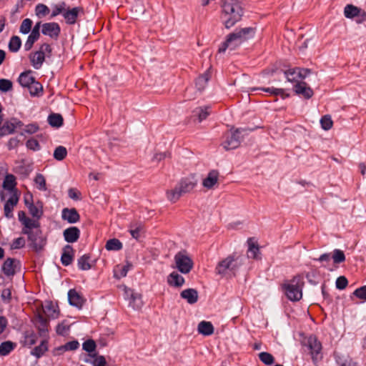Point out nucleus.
I'll return each mask as SVG.
<instances>
[{"label":"nucleus","mask_w":366,"mask_h":366,"mask_svg":"<svg viewBox=\"0 0 366 366\" xmlns=\"http://www.w3.org/2000/svg\"><path fill=\"white\" fill-rule=\"evenodd\" d=\"M221 20L226 29H230L243 16V8L239 0H221Z\"/></svg>","instance_id":"f257e3e1"},{"label":"nucleus","mask_w":366,"mask_h":366,"mask_svg":"<svg viewBox=\"0 0 366 366\" xmlns=\"http://www.w3.org/2000/svg\"><path fill=\"white\" fill-rule=\"evenodd\" d=\"M255 34V29L253 27H245L240 29H236L234 32L230 33L226 40L221 44L219 48V53L224 52L227 49L231 50L235 49L243 41L253 38Z\"/></svg>","instance_id":"f03ea898"},{"label":"nucleus","mask_w":366,"mask_h":366,"mask_svg":"<svg viewBox=\"0 0 366 366\" xmlns=\"http://www.w3.org/2000/svg\"><path fill=\"white\" fill-rule=\"evenodd\" d=\"M304 285L303 278L300 275H297L292 280L285 281L282 285V289L290 301L297 302L302 297Z\"/></svg>","instance_id":"7ed1b4c3"},{"label":"nucleus","mask_w":366,"mask_h":366,"mask_svg":"<svg viewBox=\"0 0 366 366\" xmlns=\"http://www.w3.org/2000/svg\"><path fill=\"white\" fill-rule=\"evenodd\" d=\"M302 345L307 348L313 364L315 366H317L318 363L323 358L322 352V345L321 342L317 339L316 335H310L303 339Z\"/></svg>","instance_id":"20e7f679"},{"label":"nucleus","mask_w":366,"mask_h":366,"mask_svg":"<svg viewBox=\"0 0 366 366\" xmlns=\"http://www.w3.org/2000/svg\"><path fill=\"white\" fill-rule=\"evenodd\" d=\"M252 130V129L239 128L234 131L227 132L224 133L222 137L221 145L225 150L234 149L239 146L241 140L243 138V136H241L242 133Z\"/></svg>","instance_id":"39448f33"},{"label":"nucleus","mask_w":366,"mask_h":366,"mask_svg":"<svg viewBox=\"0 0 366 366\" xmlns=\"http://www.w3.org/2000/svg\"><path fill=\"white\" fill-rule=\"evenodd\" d=\"M195 186L196 183L189 179H183L173 189L167 192V199L172 202H176L182 195L191 192Z\"/></svg>","instance_id":"423d86ee"},{"label":"nucleus","mask_w":366,"mask_h":366,"mask_svg":"<svg viewBox=\"0 0 366 366\" xmlns=\"http://www.w3.org/2000/svg\"><path fill=\"white\" fill-rule=\"evenodd\" d=\"M51 51V46L47 43H44L41 45L39 51L30 53L29 57L32 66L35 69H39L45 61L46 55L47 54L48 56H50Z\"/></svg>","instance_id":"0eeeda50"},{"label":"nucleus","mask_w":366,"mask_h":366,"mask_svg":"<svg viewBox=\"0 0 366 366\" xmlns=\"http://www.w3.org/2000/svg\"><path fill=\"white\" fill-rule=\"evenodd\" d=\"M238 269L234 255H229L225 259L219 262L215 268L217 274L224 277L230 273L234 274Z\"/></svg>","instance_id":"6e6552de"},{"label":"nucleus","mask_w":366,"mask_h":366,"mask_svg":"<svg viewBox=\"0 0 366 366\" xmlns=\"http://www.w3.org/2000/svg\"><path fill=\"white\" fill-rule=\"evenodd\" d=\"M25 234L27 235V239L29 242V246L33 251L39 252L44 249L46 244V239L42 236L41 229H37Z\"/></svg>","instance_id":"1a4fd4ad"},{"label":"nucleus","mask_w":366,"mask_h":366,"mask_svg":"<svg viewBox=\"0 0 366 366\" xmlns=\"http://www.w3.org/2000/svg\"><path fill=\"white\" fill-rule=\"evenodd\" d=\"M176 267L182 274H188L193 267V261L186 251H180L174 256Z\"/></svg>","instance_id":"9d476101"},{"label":"nucleus","mask_w":366,"mask_h":366,"mask_svg":"<svg viewBox=\"0 0 366 366\" xmlns=\"http://www.w3.org/2000/svg\"><path fill=\"white\" fill-rule=\"evenodd\" d=\"M124 297L129 301V306L134 310H139L143 306L142 295L130 288H125Z\"/></svg>","instance_id":"9b49d317"},{"label":"nucleus","mask_w":366,"mask_h":366,"mask_svg":"<svg viewBox=\"0 0 366 366\" xmlns=\"http://www.w3.org/2000/svg\"><path fill=\"white\" fill-rule=\"evenodd\" d=\"M20 266L19 260L9 257L3 263L1 271L6 277H12L16 273V270L19 269Z\"/></svg>","instance_id":"f8f14e48"},{"label":"nucleus","mask_w":366,"mask_h":366,"mask_svg":"<svg viewBox=\"0 0 366 366\" xmlns=\"http://www.w3.org/2000/svg\"><path fill=\"white\" fill-rule=\"evenodd\" d=\"M41 32L44 35L56 39L60 34L61 28L56 22L44 23L42 24Z\"/></svg>","instance_id":"ddd939ff"},{"label":"nucleus","mask_w":366,"mask_h":366,"mask_svg":"<svg viewBox=\"0 0 366 366\" xmlns=\"http://www.w3.org/2000/svg\"><path fill=\"white\" fill-rule=\"evenodd\" d=\"M84 9L81 6L74 7L69 9L63 13V16L66 21V23L69 25H73L76 22L79 13H83Z\"/></svg>","instance_id":"4468645a"},{"label":"nucleus","mask_w":366,"mask_h":366,"mask_svg":"<svg viewBox=\"0 0 366 366\" xmlns=\"http://www.w3.org/2000/svg\"><path fill=\"white\" fill-rule=\"evenodd\" d=\"M69 303L74 307L81 309L84 305L86 300L83 296L77 292L74 289H71L68 292Z\"/></svg>","instance_id":"2eb2a0df"},{"label":"nucleus","mask_w":366,"mask_h":366,"mask_svg":"<svg viewBox=\"0 0 366 366\" xmlns=\"http://www.w3.org/2000/svg\"><path fill=\"white\" fill-rule=\"evenodd\" d=\"M294 91L307 99H310L314 94L313 90L305 81H297L294 86Z\"/></svg>","instance_id":"dca6fc26"},{"label":"nucleus","mask_w":366,"mask_h":366,"mask_svg":"<svg viewBox=\"0 0 366 366\" xmlns=\"http://www.w3.org/2000/svg\"><path fill=\"white\" fill-rule=\"evenodd\" d=\"M34 324L40 336H45L48 332L49 320L43 315L38 313L34 319Z\"/></svg>","instance_id":"f3484780"},{"label":"nucleus","mask_w":366,"mask_h":366,"mask_svg":"<svg viewBox=\"0 0 366 366\" xmlns=\"http://www.w3.org/2000/svg\"><path fill=\"white\" fill-rule=\"evenodd\" d=\"M61 218L70 224L79 221L80 215L75 208H64L61 212Z\"/></svg>","instance_id":"a211bd4d"},{"label":"nucleus","mask_w":366,"mask_h":366,"mask_svg":"<svg viewBox=\"0 0 366 366\" xmlns=\"http://www.w3.org/2000/svg\"><path fill=\"white\" fill-rule=\"evenodd\" d=\"M19 202V197L16 193L13 194L9 199L6 202L4 207V216L7 219H11L14 217L13 209Z\"/></svg>","instance_id":"6ab92c4d"},{"label":"nucleus","mask_w":366,"mask_h":366,"mask_svg":"<svg viewBox=\"0 0 366 366\" xmlns=\"http://www.w3.org/2000/svg\"><path fill=\"white\" fill-rule=\"evenodd\" d=\"M63 236L68 243L76 242L80 237V230L76 227H70L63 232Z\"/></svg>","instance_id":"aec40b11"},{"label":"nucleus","mask_w":366,"mask_h":366,"mask_svg":"<svg viewBox=\"0 0 366 366\" xmlns=\"http://www.w3.org/2000/svg\"><path fill=\"white\" fill-rule=\"evenodd\" d=\"M74 256V251L73 247L66 244L63 248V252L61 257V262L64 266H69L73 262Z\"/></svg>","instance_id":"412c9836"},{"label":"nucleus","mask_w":366,"mask_h":366,"mask_svg":"<svg viewBox=\"0 0 366 366\" xmlns=\"http://www.w3.org/2000/svg\"><path fill=\"white\" fill-rule=\"evenodd\" d=\"M23 228L21 229V234H28L29 232L34 231V229H41L39 219L36 218H28L22 224Z\"/></svg>","instance_id":"4be33fe9"},{"label":"nucleus","mask_w":366,"mask_h":366,"mask_svg":"<svg viewBox=\"0 0 366 366\" xmlns=\"http://www.w3.org/2000/svg\"><path fill=\"white\" fill-rule=\"evenodd\" d=\"M184 282V278L177 272H172L167 277V283L172 287H181Z\"/></svg>","instance_id":"5701e85b"},{"label":"nucleus","mask_w":366,"mask_h":366,"mask_svg":"<svg viewBox=\"0 0 366 366\" xmlns=\"http://www.w3.org/2000/svg\"><path fill=\"white\" fill-rule=\"evenodd\" d=\"M28 209L32 217L37 219H40L44 214L43 204L40 201L36 202L35 204L28 205Z\"/></svg>","instance_id":"b1692460"},{"label":"nucleus","mask_w":366,"mask_h":366,"mask_svg":"<svg viewBox=\"0 0 366 366\" xmlns=\"http://www.w3.org/2000/svg\"><path fill=\"white\" fill-rule=\"evenodd\" d=\"M182 298L187 300L189 304H194L198 300V292L195 289H187L180 293Z\"/></svg>","instance_id":"393cba45"},{"label":"nucleus","mask_w":366,"mask_h":366,"mask_svg":"<svg viewBox=\"0 0 366 366\" xmlns=\"http://www.w3.org/2000/svg\"><path fill=\"white\" fill-rule=\"evenodd\" d=\"M44 313L49 317L55 319L59 316L57 305H54L51 301L46 302L43 307Z\"/></svg>","instance_id":"a878e982"},{"label":"nucleus","mask_w":366,"mask_h":366,"mask_svg":"<svg viewBox=\"0 0 366 366\" xmlns=\"http://www.w3.org/2000/svg\"><path fill=\"white\" fill-rule=\"evenodd\" d=\"M214 326L210 322L203 320L198 324V332L204 336L212 335L214 333Z\"/></svg>","instance_id":"bb28decb"},{"label":"nucleus","mask_w":366,"mask_h":366,"mask_svg":"<svg viewBox=\"0 0 366 366\" xmlns=\"http://www.w3.org/2000/svg\"><path fill=\"white\" fill-rule=\"evenodd\" d=\"M219 172L217 170H212L207 177L203 180L202 184L207 189H211L217 182Z\"/></svg>","instance_id":"cd10ccee"},{"label":"nucleus","mask_w":366,"mask_h":366,"mask_svg":"<svg viewBox=\"0 0 366 366\" xmlns=\"http://www.w3.org/2000/svg\"><path fill=\"white\" fill-rule=\"evenodd\" d=\"M31 74V71H27L22 72L19 75L18 81L22 86L28 87L31 84L34 83L35 78Z\"/></svg>","instance_id":"c85d7f7f"},{"label":"nucleus","mask_w":366,"mask_h":366,"mask_svg":"<svg viewBox=\"0 0 366 366\" xmlns=\"http://www.w3.org/2000/svg\"><path fill=\"white\" fill-rule=\"evenodd\" d=\"M262 90L265 92L269 93L270 95L278 96L280 95L283 99L285 97H289L288 94H285V90L283 89H277L274 87H258V88H252V91Z\"/></svg>","instance_id":"c756f323"},{"label":"nucleus","mask_w":366,"mask_h":366,"mask_svg":"<svg viewBox=\"0 0 366 366\" xmlns=\"http://www.w3.org/2000/svg\"><path fill=\"white\" fill-rule=\"evenodd\" d=\"M16 347V344L11 341H5L0 344V356H6Z\"/></svg>","instance_id":"7c9ffc66"},{"label":"nucleus","mask_w":366,"mask_h":366,"mask_svg":"<svg viewBox=\"0 0 366 366\" xmlns=\"http://www.w3.org/2000/svg\"><path fill=\"white\" fill-rule=\"evenodd\" d=\"M91 259V256L89 254H85L81 256L77 259V265L79 269L81 270H89L91 269L92 265L89 262Z\"/></svg>","instance_id":"2f4dec72"},{"label":"nucleus","mask_w":366,"mask_h":366,"mask_svg":"<svg viewBox=\"0 0 366 366\" xmlns=\"http://www.w3.org/2000/svg\"><path fill=\"white\" fill-rule=\"evenodd\" d=\"M16 186V177L14 175L8 174L5 176L4 180L3 182V187L4 189L8 191L14 190Z\"/></svg>","instance_id":"473e14b6"},{"label":"nucleus","mask_w":366,"mask_h":366,"mask_svg":"<svg viewBox=\"0 0 366 366\" xmlns=\"http://www.w3.org/2000/svg\"><path fill=\"white\" fill-rule=\"evenodd\" d=\"M361 13V9L352 5L347 4L344 9V14L345 17L352 19L356 16H359Z\"/></svg>","instance_id":"72a5a7b5"},{"label":"nucleus","mask_w":366,"mask_h":366,"mask_svg":"<svg viewBox=\"0 0 366 366\" xmlns=\"http://www.w3.org/2000/svg\"><path fill=\"white\" fill-rule=\"evenodd\" d=\"M63 122V117L59 114L52 113L48 117V122L53 127H60L62 126Z\"/></svg>","instance_id":"f704fd0d"},{"label":"nucleus","mask_w":366,"mask_h":366,"mask_svg":"<svg viewBox=\"0 0 366 366\" xmlns=\"http://www.w3.org/2000/svg\"><path fill=\"white\" fill-rule=\"evenodd\" d=\"M132 267V264L130 263H127L124 266H117L114 269V277L117 279H121L127 276L128 271Z\"/></svg>","instance_id":"c9c22d12"},{"label":"nucleus","mask_w":366,"mask_h":366,"mask_svg":"<svg viewBox=\"0 0 366 366\" xmlns=\"http://www.w3.org/2000/svg\"><path fill=\"white\" fill-rule=\"evenodd\" d=\"M123 247L122 243L116 238L109 239L105 245V248L109 250L119 251Z\"/></svg>","instance_id":"e433bc0d"},{"label":"nucleus","mask_w":366,"mask_h":366,"mask_svg":"<svg viewBox=\"0 0 366 366\" xmlns=\"http://www.w3.org/2000/svg\"><path fill=\"white\" fill-rule=\"evenodd\" d=\"M247 243L249 246L247 251L248 257L253 259L257 258V254L259 251L258 245L252 241V238H249L247 240Z\"/></svg>","instance_id":"4c0bfd02"},{"label":"nucleus","mask_w":366,"mask_h":366,"mask_svg":"<svg viewBox=\"0 0 366 366\" xmlns=\"http://www.w3.org/2000/svg\"><path fill=\"white\" fill-rule=\"evenodd\" d=\"M27 88L29 89V93L31 96H40L43 93V86L42 85L36 81L34 80V83L31 84Z\"/></svg>","instance_id":"58836bf2"},{"label":"nucleus","mask_w":366,"mask_h":366,"mask_svg":"<svg viewBox=\"0 0 366 366\" xmlns=\"http://www.w3.org/2000/svg\"><path fill=\"white\" fill-rule=\"evenodd\" d=\"M21 46V40L18 36H13L9 43V49L11 52H17Z\"/></svg>","instance_id":"ea45409f"},{"label":"nucleus","mask_w":366,"mask_h":366,"mask_svg":"<svg viewBox=\"0 0 366 366\" xmlns=\"http://www.w3.org/2000/svg\"><path fill=\"white\" fill-rule=\"evenodd\" d=\"M210 114V107H199L194 111V116L198 117L199 122L204 120Z\"/></svg>","instance_id":"a19ab883"},{"label":"nucleus","mask_w":366,"mask_h":366,"mask_svg":"<svg viewBox=\"0 0 366 366\" xmlns=\"http://www.w3.org/2000/svg\"><path fill=\"white\" fill-rule=\"evenodd\" d=\"M47 350V343L45 341H42L41 343L35 347L32 351L31 352V354L37 358H39L41 357L44 352Z\"/></svg>","instance_id":"79ce46f5"},{"label":"nucleus","mask_w":366,"mask_h":366,"mask_svg":"<svg viewBox=\"0 0 366 366\" xmlns=\"http://www.w3.org/2000/svg\"><path fill=\"white\" fill-rule=\"evenodd\" d=\"M67 155L66 148L64 146H58L54 152V158L57 161H62Z\"/></svg>","instance_id":"37998d69"},{"label":"nucleus","mask_w":366,"mask_h":366,"mask_svg":"<svg viewBox=\"0 0 366 366\" xmlns=\"http://www.w3.org/2000/svg\"><path fill=\"white\" fill-rule=\"evenodd\" d=\"M15 130V126L11 120L10 122H6L4 125L0 127V136H4L14 133Z\"/></svg>","instance_id":"c03bdc74"},{"label":"nucleus","mask_w":366,"mask_h":366,"mask_svg":"<svg viewBox=\"0 0 366 366\" xmlns=\"http://www.w3.org/2000/svg\"><path fill=\"white\" fill-rule=\"evenodd\" d=\"M209 79V75L207 73H205V74L199 76L196 79V81H195V84H196L197 89L199 91L202 90L205 87Z\"/></svg>","instance_id":"a18cd8bd"},{"label":"nucleus","mask_w":366,"mask_h":366,"mask_svg":"<svg viewBox=\"0 0 366 366\" xmlns=\"http://www.w3.org/2000/svg\"><path fill=\"white\" fill-rule=\"evenodd\" d=\"M258 357L266 365H272L274 362V357L269 352H262L258 355Z\"/></svg>","instance_id":"49530a36"},{"label":"nucleus","mask_w":366,"mask_h":366,"mask_svg":"<svg viewBox=\"0 0 366 366\" xmlns=\"http://www.w3.org/2000/svg\"><path fill=\"white\" fill-rule=\"evenodd\" d=\"M34 182L36 184V188L41 191H46L47 189L46 185V179L43 174H37L35 177Z\"/></svg>","instance_id":"de8ad7c7"},{"label":"nucleus","mask_w":366,"mask_h":366,"mask_svg":"<svg viewBox=\"0 0 366 366\" xmlns=\"http://www.w3.org/2000/svg\"><path fill=\"white\" fill-rule=\"evenodd\" d=\"M49 11V7L44 4H38L35 7L36 15L39 17L46 16Z\"/></svg>","instance_id":"09e8293b"},{"label":"nucleus","mask_w":366,"mask_h":366,"mask_svg":"<svg viewBox=\"0 0 366 366\" xmlns=\"http://www.w3.org/2000/svg\"><path fill=\"white\" fill-rule=\"evenodd\" d=\"M84 362L92 364L93 366H108L106 358L104 356H99L97 359H84Z\"/></svg>","instance_id":"8fccbe9b"},{"label":"nucleus","mask_w":366,"mask_h":366,"mask_svg":"<svg viewBox=\"0 0 366 366\" xmlns=\"http://www.w3.org/2000/svg\"><path fill=\"white\" fill-rule=\"evenodd\" d=\"M39 35L31 32V34L29 35L27 38L26 41L24 44V49L26 51H29L32 48L34 42L37 41L39 39Z\"/></svg>","instance_id":"3c124183"},{"label":"nucleus","mask_w":366,"mask_h":366,"mask_svg":"<svg viewBox=\"0 0 366 366\" xmlns=\"http://www.w3.org/2000/svg\"><path fill=\"white\" fill-rule=\"evenodd\" d=\"M332 257L335 264H340L345 261V255L343 251L338 249L333 251Z\"/></svg>","instance_id":"603ef678"},{"label":"nucleus","mask_w":366,"mask_h":366,"mask_svg":"<svg viewBox=\"0 0 366 366\" xmlns=\"http://www.w3.org/2000/svg\"><path fill=\"white\" fill-rule=\"evenodd\" d=\"M287 79L290 82L298 81L297 68L289 69L284 72Z\"/></svg>","instance_id":"864d4df0"},{"label":"nucleus","mask_w":366,"mask_h":366,"mask_svg":"<svg viewBox=\"0 0 366 366\" xmlns=\"http://www.w3.org/2000/svg\"><path fill=\"white\" fill-rule=\"evenodd\" d=\"M32 24L33 21L30 19H24L20 26V32L24 34H28L31 29Z\"/></svg>","instance_id":"5fc2aeb1"},{"label":"nucleus","mask_w":366,"mask_h":366,"mask_svg":"<svg viewBox=\"0 0 366 366\" xmlns=\"http://www.w3.org/2000/svg\"><path fill=\"white\" fill-rule=\"evenodd\" d=\"M321 127L324 130H329L333 125V122L330 115H325L320 119Z\"/></svg>","instance_id":"6e6d98bb"},{"label":"nucleus","mask_w":366,"mask_h":366,"mask_svg":"<svg viewBox=\"0 0 366 366\" xmlns=\"http://www.w3.org/2000/svg\"><path fill=\"white\" fill-rule=\"evenodd\" d=\"M96 342L92 339L86 340L82 345L83 350L89 353L94 352L96 350Z\"/></svg>","instance_id":"4d7b16f0"},{"label":"nucleus","mask_w":366,"mask_h":366,"mask_svg":"<svg viewBox=\"0 0 366 366\" xmlns=\"http://www.w3.org/2000/svg\"><path fill=\"white\" fill-rule=\"evenodd\" d=\"M65 7H66L65 2H61L59 4L54 5L51 17V18L55 17L60 14H63L64 11H65Z\"/></svg>","instance_id":"13d9d810"},{"label":"nucleus","mask_w":366,"mask_h":366,"mask_svg":"<svg viewBox=\"0 0 366 366\" xmlns=\"http://www.w3.org/2000/svg\"><path fill=\"white\" fill-rule=\"evenodd\" d=\"M26 241L24 237H19L16 239H14L11 244V248L12 249H19L21 248H23L25 246Z\"/></svg>","instance_id":"bf43d9fd"},{"label":"nucleus","mask_w":366,"mask_h":366,"mask_svg":"<svg viewBox=\"0 0 366 366\" xmlns=\"http://www.w3.org/2000/svg\"><path fill=\"white\" fill-rule=\"evenodd\" d=\"M69 330V326L65 323V321L58 324L56 327V332L59 335L64 336Z\"/></svg>","instance_id":"052dcab7"},{"label":"nucleus","mask_w":366,"mask_h":366,"mask_svg":"<svg viewBox=\"0 0 366 366\" xmlns=\"http://www.w3.org/2000/svg\"><path fill=\"white\" fill-rule=\"evenodd\" d=\"M12 89L11 81L6 79H0V91L6 92Z\"/></svg>","instance_id":"680f3d73"},{"label":"nucleus","mask_w":366,"mask_h":366,"mask_svg":"<svg viewBox=\"0 0 366 366\" xmlns=\"http://www.w3.org/2000/svg\"><path fill=\"white\" fill-rule=\"evenodd\" d=\"M353 295L363 301H366V285L356 289L353 292Z\"/></svg>","instance_id":"e2e57ef3"},{"label":"nucleus","mask_w":366,"mask_h":366,"mask_svg":"<svg viewBox=\"0 0 366 366\" xmlns=\"http://www.w3.org/2000/svg\"><path fill=\"white\" fill-rule=\"evenodd\" d=\"M335 285L338 290H344L348 285L347 279L345 276H340L337 278Z\"/></svg>","instance_id":"0e129e2a"},{"label":"nucleus","mask_w":366,"mask_h":366,"mask_svg":"<svg viewBox=\"0 0 366 366\" xmlns=\"http://www.w3.org/2000/svg\"><path fill=\"white\" fill-rule=\"evenodd\" d=\"M26 146L28 149L33 151H38L40 149V145L39 142L35 139H29L26 142Z\"/></svg>","instance_id":"69168bd1"},{"label":"nucleus","mask_w":366,"mask_h":366,"mask_svg":"<svg viewBox=\"0 0 366 366\" xmlns=\"http://www.w3.org/2000/svg\"><path fill=\"white\" fill-rule=\"evenodd\" d=\"M37 337L33 332L26 333L25 335L24 342L26 345L31 346L36 342Z\"/></svg>","instance_id":"338daca9"},{"label":"nucleus","mask_w":366,"mask_h":366,"mask_svg":"<svg viewBox=\"0 0 366 366\" xmlns=\"http://www.w3.org/2000/svg\"><path fill=\"white\" fill-rule=\"evenodd\" d=\"M1 297L4 302L9 303L11 300V290L9 288L4 289L1 292Z\"/></svg>","instance_id":"774afa93"}]
</instances>
